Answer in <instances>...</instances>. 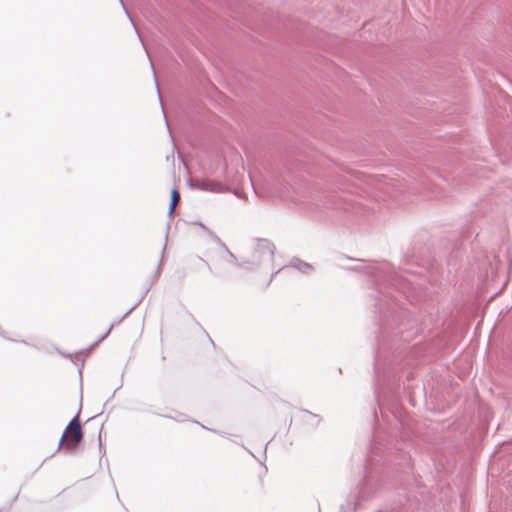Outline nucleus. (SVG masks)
<instances>
[{"label":"nucleus","instance_id":"obj_1","mask_svg":"<svg viewBox=\"0 0 512 512\" xmlns=\"http://www.w3.org/2000/svg\"><path fill=\"white\" fill-rule=\"evenodd\" d=\"M82 438L83 432L81 422L79 419V414H77L70 420V422L66 426L60 438L57 450H59L64 445V443L65 448H68L71 445H77L82 440Z\"/></svg>","mask_w":512,"mask_h":512},{"label":"nucleus","instance_id":"obj_2","mask_svg":"<svg viewBox=\"0 0 512 512\" xmlns=\"http://www.w3.org/2000/svg\"><path fill=\"white\" fill-rule=\"evenodd\" d=\"M275 246L268 239L259 238L256 240L253 257L256 262L272 260L274 257Z\"/></svg>","mask_w":512,"mask_h":512},{"label":"nucleus","instance_id":"obj_3","mask_svg":"<svg viewBox=\"0 0 512 512\" xmlns=\"http://www.w3.org/2000/svg\"><path fill=\"white\" fill-rule=\"evenodd\" d=\"M190 185L201 191L218 193L225 190V186L222 183L205 178H195L191 181Z\"/></svg>","mask_w":512,"mask_h":512},{"label":"nucleus","instance_id":"obj_4","mask_svg":"<svg viewBox=\"0 0 512 512\" xmlns=\"http://www.w3.org/2000/svg\"><path fill=\"white\" fill-rule=\"evenodd\" d=\"M216 242L219 245V256L220 258L230 264L239 265L236 256L228 249V247L218 238L216 237Z\"/></svg>","mask_w":512,"mask_h":512},{"label":"nucleus","instance_id":"obj_5","mask_svg":"<svg viewBox=\"0 0 512 512\" xmlns=\"http://www.w3.org/2000/svg\"><path fill=\"white\" fill-rule=\"evenodd\" d=\"M289 266L299 270L303 274H309L313 271L312 265L298 258L292 259Z\"/></svg>","mask_w":512,"mask_h":512},{"label":"nucleus","instance_id":"obj_6","mask_svg":"<svg viewBox=\"0 0 512 512\" xmlns=\"http://www.w3.org/2000/svg\"><path fill=\"white\" fill-rule=\"evenodd\" d=\"M179 200H180L179 192L177 191V189H173L171 192V202L169 205V212H168L169 216L173 215L175 208H176L177 204L179 203Z\"/></svg>","mask_w":512,"mask_h":512},{"label":"nucleus","instance_id":"obj_7","mask_svg":"<svg viewBox=\"0 0 512 512\" xmlns=\"http://www.w3.org/2000/svg\"><path fill=\"white\" fill-rule=\"evenodd\" d=\"M355 508H356L355 503H353V502H348L347 504L342 505V506L340 507L339 512H354V511H355Z\"/></svg>","mask_w":512,"mask_h":512},{"label":"nucleus","instance_id":"obj_8","mask_svg":"<svg viewBox=\"0 0 512 512\" xmlns=\"http://www.w3.org/2000/svg\"><path fill=\"white\" fill-rule=\"evenodd\" d=\"M112 328H113V324H112V325H110V327L108 328V330H107V331H106V332H105V333L100 337L99 341L104 340V339L109 335V333L111 332Z\"/></svg>","mask_w":512,"mask_h":512},{"label":"nucleus","instance_id":"obj_9","mask_svg":"<svg viewBox=\"0 0 512 512\" xmlns=\"http://www.w3.org/2000/svg\"><path fill=\"white\" fill-rule=\"evenodd\" d=\"M119 2L121 3V5H122V7H123V9H124V11H125V13H126V15L129 17V19H130L131 23L135 26V24H134V22H133V20H132L131 16L129 15V13H128V11H127V9H126V7H125L124 3H123V0H119Z\"/></svg>","mask_w":512,"mask_h":512},{"label":"nucleus","instance_id":"obj_10","mask_svg":"<svg viewBox=\"0 0 512 512\" xmlns=\"http://www.w3.org/2000/svg\"><path fill=\"white\" fill-rule=\"evenodd\" d=\"M154 80H155L156 89H157V93H158L159 99L161 100L160 90H159V86H158L157 78H156V76H155V75H154Z\"/></svg>","mask_w":512,"mask_h":512},{"label":"nucleus","instance_id":"obj_11","mask_svg":"<svg viewBox=\"0 0 512 512\" xmlns=\"http://www.w3.org/2000/svg\"><path fill=\"white\" fill-rule=\"evenodd\" d=\"M139 302H140V300H139V301H138L134 306H132L131 308H129V310L124 314V316H123V317L127 316V315H128V314H129V313H130V312H131V311H132V310L137 306V304H138Z\"/></svg>","mask_w":512,"mask_h":512},{"label":"nucleus","instance_id":"obj_12","mask_svg":"<svg viewBox=\"0 0 512 512\" xmlns=\"http://www.w3.org/2000/svg\"><path fill=\"white\" fill-rule=\"evenodd\" d=\"M305 413H306L307 415L311 416L312 418L317 419V421H319V419H318V416H317V415H314L313 413H311V412H309V411H305Z\"/></svg>","mask_w":512,"mask_h":512}]
</instances>
